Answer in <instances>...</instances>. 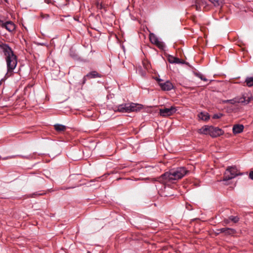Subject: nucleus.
Returning <instances> with one entry per match:
<instances>
[{"label":"nucleus","instance_id":"obj_1","mask_svg":"<svg viewBox=\"0 0 253 253\" xmlns=\"http://www.w3.org/2000/svg\"><path fill=\"white\" fill-rule=\"evenodd\" d=\"M0 48L5 57L7 67V74L11 75L17 64V58L8 44L1 43Z\"/></svg>","mask_w":253,"mask_h":253},{"label":"nucleus","instance_id":"obj_2","mask_svg":"<svg viewBox=\"0 0 253 253\" xmlns=\"http://www.w3.org/2000/svg\"><path fill=\"white\" fill-rule=\"evenodd\" d=\"M188 172L183 167L178 168L175 169H171L161 175L160 179H163L168 181L176 180L182 178ZM161 180H160L161 181Z\"/></svg>","mask_w":253,"mask_h":253},{"label":"nucleus","instance_id":"obj_3","mask_svg":"<svg viewBox=\"0 0 253 253\" xmlns=\"http://www.w3.org/2000/svg\"><path fill=\"white\" fill-rule=\"evenodd\" d=\"M142 108V106L139 104L134 103H127L119 105L115 111L121 113H129L131 112L137 111Z\"/></svg>","mask_w":253,"mask_h":253},{"label":"nucleus","instance_id":"obj_4","mask_svg":"<svg viewBox=\"0 0 253 253\" xmlns=\"http://www.w3.org/2000/svg\"><path fill=\"white\" fill-rule=\"evenodd\" d=\"M252 99V94L249 93H245L242 94L241 96H237L232 99L223 100L222 103H229L231 104H235L238 103L243 105H247L251 102Z\"/></svg>","mask_w":253,"mask_h":253},{"label":"nucleus","instance_id":"obj_5","mask_svg":"<svg viewBox=\"0 0 253 253\" xmlns=\"http://www.w3.org/2000/svg\"><path fill=\"white\" fill-rule=\"evenodd\" d=\"M239 174L237 172V169L235 167H229L224 172L223 181H227L232 179Z\"/></svg>","mask_w":253,"mask_h":253},{"label":"nucleus","instance_id":"obj_6","mask_svg":"<svg viewBox=\"0 0 253 253\" xmlns=\"http://www.w3.org/2000/svg\"><path fill=\"white\" fill-rule=\"evenodd\" d=\"M192 7L195 8L197 11H206L209 9L208 4L207 2L204 0H195V4L192 5Z\"/></svg>","mask_w":253,"mask_h":253},{"label":"nucleus","instance_id":"obj_7","mask_svg":"<svg viewBox=\"0 0 253 253\" xmlns=\"http://www.w3.org/2000/svg\"><path fill=\"white\" fill-rule=\"evenodd\" d=\"M177 109L174 106L170 108H164L160 109V115L162 117H169L176 112Z\"/></svg>","mask_w":253,"mask_h":253},{"label":"nucleus","instance_id":"obj_8","mask_svg":"<svg viewBox=\"0 0 253 253\" xmlns=\"http://www.w3.org/2000/svg\"><path fill=\"white\" fill-rule=\"evenodd\" d=\"M159 85L163 90H170L173 88L172 84L169 81L163 82V81L160 79L156 78Z\"/></svg>","mask_w":253,"mask_h":253},{"label":"nucleus","instance_id":"obj_9","mask_svg":"<svg viewBox=\"0 0 253 253\" xmlns=\"http://www.w3.org/2000/svg\"><path fill=\"white\" fill-rule=\"evenodd\" d=\"M224 131L218 127L210 126L209 135L212 137H216L223 135Z\"/></svg>","mask_w":253,"mask_h":253},{"label":"nucleus","instance_id":"obj_10","mask_svg":"<svg viewBox=\"0 0 253 253\" xmlns=\"http://www.w3.org/2000/svg\"><path fill=\"white\" fill-rule=\"evenodd\" d=\"M0 26L2 28L6 29L9 32H13L15 29V24L11 21H6L3 22L0 19Z\"/></svg>","mask_w":253,"mask_h":253},{"label":"nucleus","instance_id":"obj_11","mask_svg":"<svg viewBox=\"0 0 253 253\" xmlns=\"http://www.w3.org/2000/svg\"><path fill=\"white\" fill-rule=\"evenodd\" d=\"M168 60L170 63L172 64H183L184 61L181 60L179 58L174 57L172 55H169L168 57Z\"/></svg>","mask_w":253,"mask_h":253},{"label":"nucleus","instance_id":"obj_12","mask_svg":"<svg viewBox=\"0 0 253 253\" xmlns=\"http://www.w3.org/2000/svg\"><path fill=\"white\" fill-rule=\"evenodd\" d=\"M244 126L243 125L237 124L233 126L232 130L234 134H238L242 132Z\"/></svg>","mask_w":253,"mask_h":253},{"label":"nucleus","instance_id":"obj_13","mask_svg":"<svg viewBox=\"0 0 253 253\" xmlns=\"http://www.w3.org/2000/svg\"><path fill=\"white\" fill-rule=\"evenodd\" d=\"M210 126L206 125L203 126L202 128L198 129V132L199 133L205 135H209L210 134Z\"/></svg>","mask_w":253,"mask_h":253},{"label":"nucleus","instance_id":"obj_14","mask_svg":"<svg viewBox=\"0 0 253 253\" xmlns=\"http://www.w3.org/2000/svg\"><path fill=\"white\" fill-rule=\"evenodd\" d=\"M88 79H94L96 78H101L102 75L95 71H91L86 75Z\"/></svg>","mask_w":253,"mask_h":253},{"label":"nucleus","instance_id":"obj_15","mask_svg":"<svg viewBox=\"0 0 253 253\" xmlns=\"http://www.w3.org/2000/svg\"><path fill=\"white\" fill-rule=\"evenodd\" d=\"M55 129L58 132L64 131L66 129V126L60 124H56L54 126Z\"/></svg>","mask_w":253,"mask_h":253},{"label":"nucleus","instance_id":"obj_16","mask_svg":"<svg viewBox=\"0 0 253 253\" xmlns=\"http://www.w3.org/2000/svg\"><path fill=\"white\" fill-rule=\"evenodd\" d=\"M198 117L200 119L203 121H207L210 119V115L207 112H201Z\"/></svg>","mask_w":253,"mask_h":253},{"label":"nucleus","instance_id":"obj_17","mask_svg":"<svg viewBox=\"0 0 253 253\" xmlns=\"http://www.w3.org/2000/svg\"><path fill=\"white\" fill-rule=\"evenodd\" d=\"M236 233L235 229L230 228H225L224 234L225 235H233Z\"/></svg>","mask_w":253,"mask_h":253},{"label":"nucleus","instance_id":"obj_18","mask_svg":"<svg viewBox=\"0 0 253 253\" xmlns=\"http://www.w3.org/2000/svg\"><path fill=\"white\" fill-rule=\"evenodd\" d=\"M215 7H221L223 3V0H209Z\"/></svg>","mask_w":253,"mask_h":253},{"label":"nucleus","instance_id":"obj_19","mask_svg":"<svg viewBox=\"0 0 253 253\" xmlns=\"http://www.w3.org/2000/svg\"><path fill=\"white\" fill-rule=\"evenodd\" d=\"M149 39L150 42L154 44H155L159 41L157 36L153 33H150L149 34Z\"/></svg>","mask_w":253,"mask_h":253},{"label":"nucleus","instance_id":"obj_20","mask_svg":"<svg viewBox=\"0 0 253 253\" xmlns=\"http://www.w3.org/2000/svg\"><path fill=\"white\" fill-rule=\"evenodd\" d=\"M245 82L248 86L251 87L253 86V76L247 78Z\"/></svg>","mask_w":253,"mask_h":253},{"label":"nucleus","instance_id":"obj_21","mask_svg":"<svg viewBox=\"0 0 253 253\" xmlns=\"http://www.w3.org/2000/svg\"><path fill=\"white\" fill-rule=\"evenodd\" d=\"M155 45H157L158 47H159L161 49H164V48L165 47V45L164 43V42H160L159 41L155 44Z\"/></svg>","mask_w":253,"mask_h":253},{"label":"nucleus","instance_id":"obj_22","mask_svg":"<svg viewBox=\"0 0 253 253\" xmlns=\"http://www.w3.org/2000/svg\"><path fill=\"white\" fill-rule=\"evenodd\" d=\"M229 219L234 223H237L239 221V218L237 216H229Z\"/></svg>","mask_w":253,"mask_h":253},{"label":"nucleus","instance_id":"obj_23","mask_svg":"<svg viewBox=\"0 0 253 253\" xmlns=\"http://www.w3.org/2000/svg\"><path fill=\"white\" fill-rule=\"evenodd\" d=\"M195 75L197 77H198L199 78H200L202 80H203L204 81H207L208 80L205 77H203V76L201 74H200V73H195Z\"/></svg>","mask_w":253,"mask_h":253},{"label":"nucleus","instance_id":"obj_24","mask_svg":"<svg viewBox=\"0 0 253 253\" xmlns=\"http://www.w3.org/2000/svg\"><path fill=\"white\" fill-rule=\"evenodd\" d=\"M96 4V7L98 9H102L104 8V5L101 3H99L98 1H97Z\"/></svg>","mask_w":253,"mask_h":253},{"label":"nucleus","instance_id":"obj_25","mask_svg":"<svg viewBox=\"0 0 253 253\" xmlns=\"http://www.w3.org/2000/svg\"><path fill=\"white\" fill-rule=\"evenodd\" d=\"M223 116L222 114L219 113V114H214L213 116V119H219Z\"/></svg>","mask_w":253,"mask_h":253},{"label":"nucleus","instance_id":"obj_26","mask_svg":"<svg viewBox=\"0 0 253 253\" xmlns=\"http://www.w3.org/2000/svg\"><path fill=\"white\" fill-rule=\"evenodd\" d=\"M45 194V193H39V192H35L32 194L31 197H34L35 196H39V195H43Z\"/></svg>","mask_w":253,"mask_h":253},{"label":"nucleus","instance_id":"obj_27","mask_svg":"<svg viewBox=\"0 0 253 253\" xmlns=\"http://www.w3.org/2000/svg\"><path fill=\"white\" fill-rule=\"evenodd\" d=\"M225 228H222L218 229L216 230V231H217L216 234H219L220 233H224V231H225Z\"/></svg>","mask_w":253,"mask_h":253},{"label":"nucleus","instance_id":"obj_28","mask_svg":"<svg viewBox=\"0 0 253 253\" xmlns=\"http://www.w3.org/2000/svg\"><path fill=\"white\" fill-rule=\"evenodd\" d=\"M15 157H16V156H8V157H4V158H0V159H2V160H7V159H9L14 158Z\"/></svg>","mask_w":253,"mask_h":253},{"label":"nucleus","instance_id":"obj_29","mask_svg":"<svg viewBox=\"0 0 253 253\" xmlns=\"http://www.w3.org/2000/svg\"><path fill=\"white\" fill-rule=\"evenodd\" d=\"M87 77H86V75L84 76L82 80V84L83 85L85 84L86 81L87 80Z\"/></svg>","mask_w":253,"mask_h":253},{"label":"nucleus","instance_id":"obj_30","mask_svg":"<svg viewBox=\"0 0 253 253\" xmlns=\"http://www.w3.org/2000/svg\"><path fill=\"white\" fill-rule=\"evenodd\" d=\"M249 177L252 180H253V170L251 171L249 173Z\"/></svg>","mask_w":253,"mask_h":253},{"label":"nucleus","instance_id":"obj_31","mask_svg":"<svg viewBox=\"0 0 253 253\" xmlns=\"http://www.w3.org/2000/svg\"><path fill=\"white\" fill-rule=\"evenodd\" d=\"M230 219H225L223 220V223L225 224H228L230 222Z\"/></svg>","mask_w":253,"mask_h":253},{"label":"nucleus","instance_id":"obj_32","mask_svg":"<svg viewBox=\"0 0 253 253\" xmlns=\"http://www.w3.org/2000/svg\"><path fill=\"white\" fill-rule=\"evenodd\" d=\"M139 72H140V74L142 76H144L145 75V73L141 71V69L140 68Z\"/></svg>","mask_w":253,"mask_h":253},{"label":"nucleus","instance_id":"obj_33","mask_svg":"<svg viewBox=\"0 0 253 253\" xmlns=\"http://www.w3.org/2000/svg\"><path fill=\"white\" fill-rule=\"evenodd\" d=\"M1 82L0 81V86L1 85Z\"/></svg>","mask_w":253,"mask_h":253},{"label":"nucleus","instance_id":"obj_34","mask_svg":"<svg viewBox=\"0 0 253 253\" xmlns=\"http://www.w3.org/2000/svg\"><path fill=\"white\" fill-rule=\"evenodd\" d=\"M5 1H6V0H4Z\"/></svg>","mask_w":253,"mask_h":253}]
</instances>
